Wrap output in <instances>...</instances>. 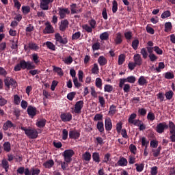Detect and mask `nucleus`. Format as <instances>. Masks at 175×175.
<instances>
[{
    "label": "nucleus",
    "mask_w": 175,
    "mask_h": 175,
    "mask_svg": "<svg viewBox=\"0 0 175 175\" xmlns=\"http://www.w3.org/2000/svg\"><path fill=\"white\" fill-rule=\"evenodd\" d=\"M92 159L94 162L99 163L100 162V157L99 156V153L94 152L92 154Z\"/></svg>",
    "instance_id": "28"
},
{
    "label": "nucleus",
    "mask_w": 175,
    "mask_h": 175,
    "mask_svg": "<svg viewBox=\"0 0 175 175\" xmlns=\"http://www.w3.org/2000/svg\"><path fill=\"white\" fill-rule=\"evenodd\" d=\"M141 143H142V147H145V148H148V145L150 144V141H148V139H147L146 137H143L141 139Z\"/></svg>",
    "instance_id": "25"
},
{
    "label": "nucleus",
    "mask_w": 175,
    "mask_h": 175,
    "mask_svg": "<svg viewBox=\"0 0 175 175\" xmlns=\"http://www.w3.org/2000/svg\"><path fill=\"white\" fill-rule=\"evenodd\" d=\"M100 42H96L93 44L92 45V50L93 51H95L96 50H100Z\"/></svg>",
    "instance_id": "60"
},
{
    "label": "nucleus",
    "mask_w": 175,
    "mask_h": 175,
    "mask_svg": "<svg viewBox=\"0 0 175 175\" xmlns=\"http://www.w3.org/2000/svg\"><path fill=\"white\" fill-rule=\"evenodd\" d=\"M133 61L137 66H141V65H143V59L142 58V55L139 53L134 55Z\"/></svg>",
    "instance_id": "9"
},
{
    "label": "nucleus",
    "mask_w": 175,
    "mask_h": 175,
    "mask_svg": "<svg viewBox=\"0 0 175 175\" xmlns=\"http://www.w3.org/2000/svg\"><path fill=\"white\" fill-rule=\"evenodd\" d=\"M83 106H84V101L83 100L77 101L75 105V108H74V110L72 111V113H75V114H81V109H83Z\"/></svg>",
    "instance_id": "4"
},
{
    "label": "nucleus",
    "mask_w": 175,
    "mask_h": 175,
    "mask_svg": "<svg viewBox=\"0 0 175 175\" xmlns=\"http://www.w3.org/2000/svg\"><path fill=\"white\" fill-rule=\"evenodd\" d=\"M92 73L93 75H98L99 73V66H98V64H94L92 68Z\"/></svg>",
    "instance_id": "35"
},
{
    "label": "nucleus",
    "mask_w": 175,
    "mask_h": 175,
    "mask_svg": "<svg viewBox=\"0 0 175 175\" xmlns=\"http://www.w3.org/2000/svg\"><path fill=\"white\" fill-rule=\"evenodd\" d=\"M132 31H126L124 33V37L127 40H131L132 39Z\"/></svg>",
    "instance_id": "63"
},
{
    "label": "nucleus",
    "mask_w": 175,
    "mask_h": 175,
    "mask_svg": "<svg viewBox=\"0 0 175 175\" xmlns=\"http://www.w3.org/2000/svg\"><path fill=\"white\" fill-rule=\"evenodd\" d=\"M132 47L134 50H137V47H139V40H135L133 41Z\"/></svg>",
    "instance_id": "62"
},
{
    "label": "nucleus",
    "mask_w": 175,
    "mask_h": 175,
    "mask_svg": "<svg viewBox=\"0 0 175 175\" xmlns=\"http://www.w3.org/2000/svg\"><path fill=\"white\" fill-rule=\"evenodd\" d=\"M83 29H84L86 32L91 33L92 32V28L88 24H85L82 25Z\"/></svg>",
    "instance_id": "37"
},
{
    "label": "nucleus",
    "mask_w": 175,
    "mask_h": 175,
    "mask_svg": "<svg viewBox=\"0 0 175 175\" xmlns=\"http://www.w3.org/2000/svg\"><path fill=\"white\" fill-rule=\"evenodd\" d=\"M118 163L120 166H126L128 165V160L122 157L118 161Z\"/></svg>",
    "instance_id": "32"
},
{
    "label": "nucleus",
    "mask_w": 175,
    "mask_h": 175,
    "mask_svg": "<svg viewBox=\"0 0 175 175\" xmlns=\"http://www.w3.org/2000/svg\"><path fill=\"white\" fill-rule=\"evenodd\" d=\"M69 137L70 139H77L80 137V133L79 131L74 130L69 132Z\"/></svg>",
    "instance_id": "19"
},
{
    "label": "nucleus",
    "mask_w": 175,
    "mask_h": 175,
    "mask_svg": "<svg viewBox=\"0 0 175 175\" xmlns=\"http://www.w3.org/2000/svg\"><path fill=\"white\" fill-rule=\"evenodd\" d=\"M114 43L115 44H121L122 43V34L121 33L118 32L116 34Z\"/></svg>",
    "instance_id": "17"
},
{
    "label": "nucleus",
    "mask_w": 175,
    "mask_h": 175,
    "mask_svg": "<svg viewBox=\"0 0 175 175\" xmlns=\"http://www.w3.org/2000/svg\"><path fill=\"white\" fill-rule=\"evenodd\" d=\"M55 39L56 42H59V43H61L62 44H66V43H68V38H62V36H61V34H59V33H57L55 34Z\"/></svg>",
    "instance_id": "10"
},
{
    "label": "nucleus",
    "mask_w": 175,
    "mask_h": 175,
    "mask_svg": "<svg viewBox=\"0 0 175 175\" xmlns=\"http://www.w3.org/2000/svg\"><path fill=\"white\" fill-rule=\"evenodd\" d=\"M31 59L34 62V64H39V62H40V59L38 53H33L31 55Z\"/></svg>",
    "instance_id": "29"
},
{
    "label": "nucleus",
    "mask_w": 175,
    "mask_h": 175,
    "mask_svg": "<svg viewBox=\"0 0 175 175\" xmlns=\"http://www.w3.org/2000/svg\"><path fill=\"white\" fill-rule=\"evenodd\" d=\"M140 53H141L144 59H147V57H148V53H147V49L146 48H142L141 49Z\"/></svg>",
    "instance_id": "46"
},
{
    "label": "nucleus",
    "mask_w": 175,
    "mask_h": 175,
    "mask_svg": "<svg viewBox=\"0 0 175 175\" xmlns=\"http://www.w3.org/2000/svg\"><path fill=\"white\" fill-rule=\"evenodd\" d=\"M105 92H111L113 91V86L111 85H105L104 87Z\"/></svg>",
    "instance_id": "58"
},
{
    "label": "nucleus",
    "mask_w": 175,
    "mask_h": 175,
    "mask_svg": "<svg viewBox=\"0 0 175 175\" xmlns=\"http://www.w3.org/2000/svg\"><path fill=\"white\" fill-rule=\"evenodd\" d=\"M161 150H162V146H159L157 149H153V157H159V154H161Z\"/></svg>",
    "instance_id": "33"
},
{
    "label": "nucleus",
    "mask_w": 175,
    "mask_h": 175,
    "mask_svg": "<svg viewBox=\"0 0 175 175\" xmlns=\"http://www.w3.org/2000/svg\"><path fill=\"white\" fill-rule=\"evenodd\" d=\"M73 83L76 88H80V87L81 86V83L79 82V79H77V77L73 78Z\"/></svg>",
    "instance_id": "59"
},
{
    "label": "nucleus",
    "mask_w": 175,
    "mask_h": 175,
    "mask_svg": "<svg viewBox=\"0 0 175 175\" xmlns=\"http://www.w3.org/2000/svg\"><path fill=\"white\" fill-rule=\"evenodd\" d=\"M111 154L110 153H107L105 156H104V160L103 162L105 163H109V162H110V161H111V159H110Z\"/></svg>",
    "instance_id": "55"
},
{
    "label": "nucleus",
    "mask_w": 175,
    "mask_h": 175,
    "mask_svg": "<svg viewBox=\"0 0 175 175\" xmlns=\"http://www.w3.org/2000/svg\"><path fill=\"white\" fill-rule=\"evenodd\" d=\"M73 155H75V151H73V150H65L63 153L65 162H67V163H70V162H72V157Z\"/></svg>",
    "instance_id": "3"
},
{
    "label": "nucleus",
    "mask_w": 175,
    "mask_h": 175,
    "mask_svg": "<svg viewBox=\"0 0 175 175\" xmlns=\"http://www.w3.org/2000/svg\"><path fill=\"white\" fill-rule=\"evenodd\" d=\"M69 27V21L68 20L64 19L61 21L59 23V29L63 32L66 31V28Z\"/></svg>",
    "instance_id": "12"
},
{
    "label": "nucleus",
    "mask_w": 175,
    "mask_h": 175,
    "mask_svg": "<svg viewBox=\"0 0 175 175\" xmlns=\"http://www.w3.org/2000/svg\"><path fill=\"white\" fill-rule=\"evenodd\" d=\"M83 161L90 162L91 161V153L90 152H85L82 154Z\"/></svg>",
    "instance_id": "22"
},
{
    "label": "nucleus",
    "mask_w": 175,
    "mask_h": 175,
    "mask_svg": "<svg viewBox=\"0 0 175 175\" xmlns=\"http://www.w3.org/2000/svg\"><path fill=\"white\" fill-rule=\"evenodd\" d=\"M172 16V13L170 11L167 10L163 12V13L161 14V18H167V17H170Z\"/></svg>",
    "instance_id": "54"
},
{
    "label": "nucleus",
    "mask_w": 175,
    "mask_h": 175,
    "mask_svg": "<svg viewBox=\"0 0 175 175\" xmlns=\"http://www.w3.org/2000/svg\"><path fill=\"white\" fill-rule=\"evenodd\" d=\"M117 10H118V3H117V1L113 0L112 5V12L113 13H117Z\"/></svg>",
    "instance_id": "47"
},
{
    "label": "nucleus",
    "mask_w": 175,
    "mask_h": 175,
    "mask_svg": "<svg viewBox=\"0 0 175 175\" xmlns=\"http://www.w3.org/2000/svg\"><path fill=\"white\" fill-rule=\"evenodd\" d=\"M105 127L106 131H111V129L113 128V124L111 123V119H110V118H105Z\"/></svg>",
    "instance_id": "14"
},
{
    "label": "nucleus",
    "mask_w": 175,
    "mask_h": 175,
    "mask_svg": "<svg viewBox=\"0 0 175 175\" xmlns=\"http://www.w3.org/2000/svg\"><path fill=\"white\" fill-rule=\"evenodd\" d=\"M14 126V124L10 120H7L3 126V131H8L9 128H13Z\"/></svg>",
    "instance_id": "20"
},
{
    "label": "nucleus",
    "mask_w": 175,
    "mask_h": 175,
    "mask_svg": "<svg viewBox=\"0 0 175 175\" xmlns=\"http://www.w3.org/2000/svg\"><path fill=\"white\" fill-rule=\"evenodd\" d=\"M27 113L31 118H33L36 116V108L32 106H29L27 108Z\"/></svg>",
    "instance_id": "15"
},
{
    "label": "nucleus",
    "mask_w": 175,
    "mask_h": 175,
    "mask_svg": "<svg viewBox=\"0 0 175 175\" xmlns=\"http://www.w3.org/2000/svg\"><path fill=\"white\" fill-rule=\"evenodd\" d=\"M135 166H136V170L137 172H143V170L144 169V164H138V163H136L135 164Z\"/></svg>",
    "instance_id": "52"
},
{
    "label": "nucleus",
    "mask_w": 175,
    "mask_h": 175,
    "mask_svg": "<svg viewBox=\"0 0 175 175\" xmlns=\"http://www.w3.org/2000/svg\"><path fill=\"white\" fill-rule=\"evenodd\" d=\"M98 62L100 66H105L107 64V59L105 56H100L98 59Z\"/></svg>",
    "instance_id": "21"
},
{
    "label": "nucleus",
    "mask_w": 175,
    "mask_h": 175,
    "mask_svg": "<svg viewBox=\"0 0 175 175\" xmlns=\"http://www.w3.org/2000/svg\"><path fill=\"white\" fill-rule=\"evenodd\" d=\"M165 27V32H170L172 31V29L173 28V25H172L171 22H167L164 25Z\"/></svg>",
    "instance_id": "27"
},
{
    "label": "nucleus",
    "mask_w": 175,
    "mask_h": 175,
    "mask_svg": "<svg viewBox=\"0 0 175 175\" xmlns=\"http://www.w3.org/2000/svg\"><path fill=\"white\" fill-rule=\"evenodd\" d=\"M88 24L93 29H95V28H96V21H95V19L92 18L89 20Z\"/></svg>",
    "instance_id": "49"
},
{
    "label": "nucleus",
    "mask_w": 175,
    "mask_h": 175,
    "mask_svg": "<svg viewBox=\"0 0 175 175\" xmlns=\"http://www.w3.org/2000/svg\"><path fill=\"white\" fill-rule=\"evenodd\" d=\"M69 13H70V12L68 8H62V9H59V14L60 16V18H65V17H66V14H69Z\"/></svg>",
    "instance_id": "16"
},
{
    "label": "nucleus",
    "mask_w": 175,
    "mask_h": 175,
    "mask_svg": "<svg viewBox=\"0 0 175 175\" xmlns=\"http://www.w3.org/2000/svg\"><path fill=\"white\" fill-rule=\"evenodd\" d=\"M147 79L144 77V76H141L138 79L139 85H147Z\"/></svg>",
    "instance_id": "24"
},
{
    "label": "nucleus",
    "mask_w": 175,
    "mask_h": 175,
    "mask_svg": "<svg viewBox=\"0 0 175 175\" xmlns=\"http://www.w3.org/2000/svg\"><path fill=\"white\" fill-rule=\"evenodd\" d=\"M96 86L97 87V88H102V79H96Z\"/></svg>",
    "instance_id": "61"
},
{
    "label": "nucleus",
    "mask_w": 175,
    "mask_h": 175,
    "mask_svg": "<svg viewBox=\"0 0 175 175\" xmlns=\"http://www.w3.org/2000/svg\"><path fill=\"white\" fill-rule=\"evenodd\" d=\"M3 150L4 151H6V152H10V151L12 150L10 142H5L3 144Z\"/></svg>",
    "instance_id": "41"
},
{
    "label": "nucleus",
    "mask_w": 175,
    "mask_h": 175,
    "mask_svg": "<svg viewBox=\"0 0 175 175\" xmlns=\"http://www.w3.org/2000/svg\"><path fill=\"white\" fill-rule=\"evenodd\" d=\"M21 129L25 131L26 136H27L29 139H36L38 136V130L35 128L29 127L27 129V127L21 126Z\"/></svg>",
    "instance_id": "2"
},
{
    "label": "nucleus",
    "mask_w": 175,
    "mask_h": 175,
    "mask_svg": "<svg viewBox=\"0 0 175 175\" xmlns=\"http://www.w3.org/2000/svg\"><path fill=\"white\" fill-rule=\"evenodd\" d=\"M1 165H2V167L5 169V172H8V170H9V162H8V160L5 159H3Z\"/></svg>",
    "instance_id": "38"
},
{
    "label": "nucleus",
    "mask_w": 175,
    "mask_h": 175,
    "mask_svg": "<svg viewBox=\"0 0 175 175\" xmlns=\"http://www.w3.org/2000/svg\"><path fill=\"white\" fill-rule=\"evenodd\" d=\"M22 12H23V14H28V13H29V12H31V8L29 6H23Z\"/></svg>",
    "instance_id": "53"
},
{
    "label": "nucleus",
    "mask_w": 175,
    "mask_h": 175,
    "mask_svg": "<svg viewBox=\"0 0 175 175\" xmlns=\"http://www.w3.org/2000/svg\"><path fill=\"white\" fill-rule=\"evenodd\" d=\"M147 119L149 121H154V120H155V114H154V113L149 112L147 116Z\"/></svg>",
    "instance_id": "57"
},
{
    "label": "nucleus",
    "mask_w": 175,
    "mask_h": 175,
    "mask_svg": "<svg viewBox=\"0 0 175 175\" xmlns=\"http://www.w3.org/2000/svg\"><path fill=\"white\" fill-rule=\"evenodd\" d=\"M54 72H56L59 76H64V72L62 71V68L59 67L53 66Z\"/></svg>",
    "instance_id": "44"
},
{
    "label": "nucleus",
    "mask_w": 175,
    "mask_h": 175,
    "mask_svg": "<svg viewBox=\"0 0 175 175\" xmlns=\"http://www.w3.org/2000/svg\"><path fill=\"white\" fill-rule=\"evenodd\" d=\"M45 44L47 46L48 49H49V50H52L53 51H55V45H54V44H53V42H50V41H47Z\"/></svg>",
    "instance_id": "42"
},
{
    "label": "nucleus",
    "mask_w": 175,
    "mask_h": 175,
    "mask_svg": "<svg viewBox=\"0 0 175 175\" xmlns=\"http://www.w3.org/2000/svg\"><path fill=\"white\" fill-rule=\"evenodd\" d=\"M53 2L54 0H40V8L42 10H49V5Z\"/></svg>",
    "instance_id": "7"
},
{
    "label": "nucleus",
    "mask_w": 175,
    "mask_h": 175,
    "mask_svg": "<svg viewBox=\"0 0 175 175\" xmlns=\"http://www.w3.org/2000/svg\"><path fill=\"white\" fill-rule=\"evenodd\" d=\"M131 154H133V155H136L137 152V148H136V146L133 145V144H131L129 147Z\"/></svg>",
    "instance_id": "34"
},
{
    "label": "nucleus",
    "mask_w": 175,
    "mask_h": 175,
    "mask_svg": "<svg viewBox=\"0 0 175 175\" xmlns=\"http://www.w3.org/2000/svg\"><path fill=\"white\" fill-rule=\"evenodd\" d=\"M44 167H46L47 169H50L51 167H53L54 166V161L53 160H49L44 163Z\"/></svg>",
    "instance_id": "30"
},
{
    "label": "nucleus",
    "mask_w": 175,
    "mask_h": 175,
    "mask_svg": "<svg viewBox=\"0 0 175 175\" xmlns=\"http://www.w3.org/2000/svg\"><path fill=\"white\" fill-rule=\"evenodd\" d=\"M21 69H28L29 70L31 69H35V65H33V64H32L31 62H25V60H22L19 64L14 66V70L15 72H19V70H21Z\"/></svg>",
    "instance_id": "1"
},
{
    "label": "nucleus",
    "mask_w": 175,
    "mask_h": 175,
    "mask_svg": "<svg viewBox=\"0 0 175 175\" xmlns=\"http://www.w3.org/2000/svg\"><path fill=\"white\" fill-rule=\"evenodd\" d=\"M129 165H133V163H136V157L135 154H131L129 157Z\"/></svg>",
    "instance_id": "40"
},
{
    "label": "nucleus",
    "mask_w": 175,
    "mask_h": 175,
    "mask_svg": "<svg viewBox=\"0 0 175 175\" xmlns=\"http://www.w3.org/2000/svg\"><path fill=\"white\" fill-rule=\"evenodd\" d=\"M4 84L5 87H7V90H10V85H13V87H16V85L17 83L16 81L9 77H6V79H4Z\"/></svg>",
    "instance_id": "6"
},
{
    "label": "nucleus",
    "mask_w": 175,
    "mask_h": 175,
    "mask_svg": "<svg viewBox=\"0 0 175 175\" xmlns=\"http://www.w3.org/2000/svg\"><path fill=\"white\" fill-rule=\"evenodd\" d=\"M169 128H170V132L172 134L175 133V124L173 122L170 121L169 122V125H168Z\"/></svg>",
    "instance_id": "36"
},
{
    "label": "nucleus",
    "mask_w": 175,
    "mask_h": 175,
    "mask_svg": "<svg viewBox=\"0 0 175 175\" xmlns=\"http://www.w3.org/2000/svg\"><path fill=\"white\" fill-rule=\"evenodd\" d=\"M28 47L30 49V50H33V51H38V50L40 49L39 45L34 42H30Z\"/></svg>",
    "instance_id": "23"
},
{
    "label": "nucleus",
    "mask_w": 175,
    "mask_h": 175,
    "mask_svg": "<svg viewBox=\"0 0 175 175\" xmlns=\"http://www.w3.org/2000/svg\"><path fill=\"white\" fill-rule=\"evenodd\" d=\"M64 64H66V65H70V64H72V62H73V57H72V56L66 57L64 59Z\"/></svg>",
    "instance_id": "51"
},
{
    "label": "nucleus",
    "mask_w": 175,
    "mask_h": 175,
    "mask_svg": "<svg viewBox=\"0 0 175 175\" xmlns=\"http://www.w3.org/2000/svg\"><path fill=\"white\" fill-rule=\"evenodd\" d=\"M168 128L169 125H167L166 122L159 123L156 126V132H157V133H163L165 129H167Z\"/></svg>",
    "instance_id": "5"
},
{
    "label": "nucleus",
    "mask_w": 175,
    "mask_h": 175,
    "mask_svg": "<svg viewBox=\"0 0 175 175\" xmlns=\"http://www.w3.org/2000/svg\"><path fill=\"white\" fill-rule=\"evenodd\" d=\"M117 113V106L112 105L109 107V116H114Z\"/></svg>",
    "instance_id": "26"
},
{
    "label": "nucleus",
    "mask_w": 175,
    "mask_h": 175,
    "mask_svg": "<svg viewBox=\"0 0 175 175\" xmlns=\"http://www.w3.org/2000/svg\"><path fill=\"white\" fill-rule=\"evenodd\" d=\"M61 119L64 122H69L72 120V114L70 113H64L61 114Z\"/></svg>",
    "instance_id": "13"
},
{
    "label": "nucleus",
    "mask_w": 175,
    "mask_h": 175,
    "mask_svg": "<svg viewBox=\"0 0 175 175\" xmlns=\"http://www.w3.org/2000/svg\"><path fill=\"white\" fill-rule=\"evenodd\" d=\"M31 175H39L40 174V170L38 168H31Z\"/></svg>",
    "instance_id": "56"
},
{
    "label": "nucleus",
    "mask_w": 175,
    "mask_h": 175,
    "mask_svg": "<svg viewBox=\"0 0 175 175\" xmlns=\"http://www.w3.org/2000/svg\"><path fill=\"white\" fill-rule=\"evenodd\" d=\"M46 122H47L46 119H38L37 120L36 125L38 128H44V126H46Z\"/></svg>",
    "instance_id": "18"
},
{
    "label": "nucleus",
    "mask_w": 175,
    "mask_h": 175,
    "mask_svg": "<svg viewBox=\"0 0 175 175\" xmlns=\"http://www.w3.org/2000/svg\"><path fill=\"white\" fill-rule=\"evenodd\" d=\"M118 65H122L125 62V55L121 54L118 57Z\"/></svg>",
    "instance_id": "45"
},
{
    "label": "nucleus",
    "mask_w": 175,
    "mask_h": 175,
    "mask_svg": "<svg viewBox=\"0 0 175 175\" xmlns=\"http://www.w3.org/2000/svg\"><path fill=\"white\" fill-rule=\"evenodd\" d=\"M173 95H174V93L172 90L165 92V98L168 100H170L173 98Z\"/></svg>",
    "instance_id": "50"
},
{
    "label": "nucleus",
    "mask_w": 175,
    "mask_h": 175,
    "mask_svg": "<svg viewBox=\"0 0 175 175\" xmlns=\"http://www.w3.org/2000/svg\"><path fill=\"white\" fill-rule=\"evenodd\" d=\"M137 116V115H136V113H132L128 119L129 124H132V122L135 121V118H136Z\"/></svg>",
    "instance_id": "64"
},
{
    "label": "nucleus",
    "mask_w": 175,
    "mask_h": 175,
    "mask_svg": "<svg viewBox=\"0 0 175 175\" xmlns=\"http://www.w3.org/2000/svg\"><path fill=\"white\" fill-rule=\"evenodd\" d=\"M14 103L16 105H18L20 103H21V98L18 94L14 95Z\"/></svg>",
    "instance_id": "39"
},
{
    "label": "nucleus",
    "mask_w": 175,
    "mask_h": 175,
    "mask_svg": "<svg viewBox=\"0 0 175 175\" xmlns=\"http://www.w3.org/2000/svg\"><path fill=\"white\" fill-rule=\"evenodd\" d=\"M97 126V129L100 131V132H103L105 131V126L103 124V122H98L96 124Z\"/></svg>",
    "instance_id": "48"
},
{
    "label": "nucleus",
    "mask_w": 175,
    "mask_h": 175,
    "mask_svg": "<svg viewBox=\"0 0 175 175\" xmlns=\"http://www.w3.org/2000/svg\"><path fill=\"white\" fill-rule=\"evenodd\" d=\"M109 36H110V34H109V32L106 31L100 35V39L101 40H108Z\"/></svg>",
    "instance_id": "31"
},
{
    "label": "nucleus",
    "mask_w": 175,
    "mask_h": 175,
    "mask_svg": "<svg viewBox=\"0 0 175 175\" xmlns=\"http://www.w3.org/2000/svg\"><path fill=\"white\" fill-rule=\"evenodd\" d=\"M98 102L101 107H105V106H106V100H105L104 96H98Z\"/></svg>",
    "instance_id": "43"
},
{
    "label": "nucleus",
    "mask_w": 175,
    "mask_h": 175,
    "mask_svg": "<svg viewBox=\"0 0 175 175\" xmlns=\"http://www.w3.org/2000/svg\"><path fill=\"white\" fill-rule=\"evenodd\" d=\"M70 9L71 10V14H79V13H81L83 10L77 5L76 3H72L70 5Z\"/></svg>",
    "instance_id": "8"
},
{
    "label": "nucleus",
    "mask_w": 175,
    "mask_h": 175,
    "mask_svg": "<svg viewBox=\"0 0 175 175\" xmlns=\"http://www.w3.org/2000/svg\"><path fill=\"white\" fill-rule=\"evenodd\" d=\"M46 27L43 30L44 33H54V27L51 25V23L46 22L45 23Z\"/></svg>",
    "instance_id": "11"
}]
</instances>
